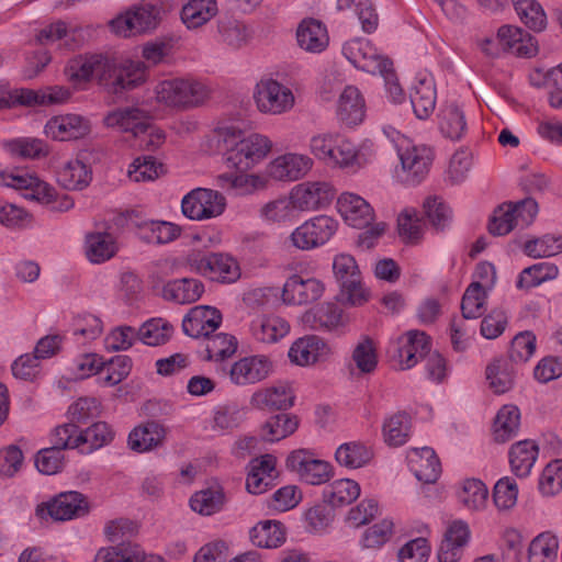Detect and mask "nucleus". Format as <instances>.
I'll return each instance as SVG.
<instances>
[{"mask_svg": "<svg viewBox=\"0 0 562 562\" xmlns=\"http://www.w3.org/2000/svg\"><path fill=\"white\" fill-rule=\"evenodd\" d=\"M164 172V165L151 156L137 157L130 166L128 177L136 182L154 180Z\"/></svg>", "mask_w": 562, "mask_h": 562, "instance_id": "obj_62", "label": "nucleus"}, {"mask_svg": "<svg viewBox=\"0 0 562 562\" xmlns=\"http://www.w3.org/2000/svg\"><path fill=\"white\" fill-rule=\"evenodd\" d=\"M486 380L490 389L495 394H503L509 391L514 384L513 374L507 370L502 360H495L486 368Z\"/></svg>", "mask_w": 562, "mask_h": 562, "instance_id": "obj_60", "label": "nucleus"}, {"mask_svg": "<svg viewBox=\"0 0 562 562\" xmlns=\"http://www.w3.org/2000/svg\"><path fill=\"white\" fill-rule=\"evenodd\" d=\"M411 430V418L406 413H397L383 424L384 441L392 447L404 445Z\"/></svg>", "mask_w": 562, "mask_h": 562, "instance_id": "obj_48", "label": "nucleus"}, {"mask_svg": "<svg viewBox=\"0 0 562 562\" xmlns=\"http://www.w3.org/2000/svg\"><path fill=\"white\" fill-rule=\"evenodd\" d=\"M335 194L334 187L328 182H304L291 192L292 207L301 211L322 209L334 200Z\"/></svg>", "mask_w": 562, "mask_h": 562, "instance_id": "obj_12", "label": "nucleus"}, {"mask_svg": "<svg viewBox=\"0 0 562 562\" xmlns=\"http://www.w3.org/2000/svg\"><path fill=\"white\" fill-rule=\"evenodd\" d=\"M295 395L289 383L279 382L252 393L250 404L258 409L286 411L294 404Z\"/></svg>", "mask_w": 562, "mask_h": 562, "instance_id": "obj_19", "label": "nucleus"}, {"mask_svg": "<svg viewBox=\"0 0 562 562\" xmlns=\"http://www.w3.org/2000/svg\"><path fill=\"white\" fill-rule=\"evenodd\" d=\"M497 40L503 50L515 53L518 56L531 57L538 50L532 42L533 37L518 26H501L497 32Z\"/></svg>", "mask_w": 562, "mask_h": 562, "instance_id": "obj_24", "label": "nucleus"}, {"mask_svg": "<svg viewBox=\"0 0 562 562\" xmlns=\"http://www.w3.org/2000/svg\"><path fill=\"white\" fill-rule=\"evenodd\" d=\"M204 292L203 283L198 279L182 278L169 281L162 288V297L178 304L198 301Z\"/></svg>", "mask_w": 562, "mask_h": 562, "instance_id": "obj_27", "label": "nucleus"}, {"mask_svg": "<svg viewBox=\"0 0 562 562\" xmlns=\"http://www.w3.org/2000/svg\"><path fill=\"white\" fill-rule=\"evenodd\" d=\"M225 501L223 487L215 485L195 492L190 498V507L200 515L211 516L223 508Z\"/></svg>", "mask_w": 562, "mask_h": 562, "instance_id": "obj_39", "label": "nucleus"}, {"mask_svg": "<svg viewBox=\"0 0 562 562\" xmlns=\"http://www.w3.org/2000/svg\"><path fill=\"white\" fill-rule=\"evenodd\" d=\"M486 291L481 282H472L461 301V312L465 319H475L483 315L486 304Z\"/></svg>", "mask_w": 562, "mask_h": 562, "instance_id": "obj_47", "label": "nucleus"}, {"mask_svg": "<svg viewBox=\"0 0 562 562\" xmlns=\"http://www.w3.org/2000/svg\"><path fill=\"white\" fill-rule=\"evenodd\" d=\"M115 252V241L110 234L95 233L87 236L86 255L91 262H104L112 258Z\"/></svg>", "mask_w": 562, "mask_h": 562, "instance_id": "obj_43", "label": "nucleus"}, {"mask_svg": "<svg viewBox=\"0 0 562 562\" xmlns=\"http://www.w3.org/2000/svg\"><path fill=\"white\" fill-rule=\"evenodd\" d=\"M254 98L259 111L263 113L280 114L294 104L292 91L272 79L260 81Z\"/></svg>", "mask_w": 562, "mask_h": 562, "instance_id": "obj_11", "label": "nucleus"}, {"mask_svg": "<svg viewBox=\"0 0 562 562\" xmlns=\"http://www.w3.org/2000/svg\"><path fill=\"white\" fill-rule=\"evenodd\" d=\"M103 123L106 127L130 132L135 137L143 136L150 127L147 112L135 106L122 108L108 113Z\"/></svg>", "mask_w": 562, "mask_h": 562, "instance_id": "obj_16", "label": "nucleus"}, {"mask_svg": "<svg viewBox=\"0 0 562 562\" xmlns=\"http://www.w3.org/2000/svg\"><path fill=\"white\" fill-rule=\"evenodd\" d=\"M157 100L169 106L191 108L209 98L207 88L191 79L164 80L156 87Z\"/></svg>", "mask_w": 562, "mask_h": 562, "instance_id": "obj_3", "label": "nucleus"}, {"mask_svg": "<svg viewBox=\"0 0 562 562\" xmlns=\"http://www.w3.org/2000/svg\"><path fill=\"white\" fill-rule=\"evenodd\" d=\"M424 218L436 231L443 232L452 222V210L442 200L434 195L425 199L423 203Z\"/></svg>", "mask_w": 562, "mask_h": 562, "instance_id": "obj_41", "label": "nucleus"}, {"mask_svg": "<svg viewBox=\"0 0 562 562\" xmlns=\"http://www.w3.org/2000/svg\"><path fill=\"white\" fill-rule=\"evenodd\" d=\"M297 44L311 53H321L328 45V34L325 25L315 19L303 20L296 31Z\"/></svg>", "mask_w": 562, "mask_h": 562, "instance_id": "obj_26", "label": "nucleus"}, {"mask_svg": "<svg viewBox=\"0 0 562 562\" xmlns=\"http://www.w3.org/2000/svg\"><path fill=\"white\" fill-rule=\"evenodd\" d=\"M539 490L543 495L551 496L562 490V460L550 462L542 471Z\"/></svg>", "mask_w": 562, "mask_h": 562, "instance_id": "obj_64", "label": "nucleus"}, {"mask_svg": "<svg viewBox=\"0 0 562 562\" xmlns=\"http://www.w3.org/2000/svg\"><path fill=\"white\" fill-rule=\"evenodd\" d=\"M7 149L13 156L21 158H41L49 153L48 146L38 138H18L5 144Z\"/></svg>", "mask_w": 562, "mask_h": 562, "instance_id": "obj_56", "label": "nucleus"}, {"mask_svg": "<svg viewBox=\"0 0 562 562\" xmlns=\"http://www.w3.org/2000/svg\"><path fill=\"white\" fill-rule=\"evenodd\" d=\"M337 221L327 215L315 216L296 227L289 239L300 250H311L326 244L336 233Z\"/></svg>", "mask_w": 562, "mask_h": 562, "instance_id": "obj_5", "label": "nucleus"}, {"mask_svg": "<svg viewBox=\"0 0 562 562\" xmlns=\"http://www.w3.org/2000/svg\"><path fill=\"white\" fill-rule=\"evenodd\" d=\"M172 330V326L162 318H151L139 327L137 336L145 345L159 346L169 340Z\"/></svg>", "mask_w": 562, "mask_h": 562, "instance_id": "obj_51", "label": "nucleus"}, {"mask_svg": "<svg viewBox=\"0 0 562 562\" xmlns=\"http://www.w3.org/2000/svg\"><path fill=\"white\" fill-rule=\"evenodd\" d=\"M538 457V446L530 440H522L512 446L509 462L513 472L519 476H527Z\"/></svg>", "mask_w": 562, "mask_h": 562, "instance_id": "obj_36", "label": "nucleus"}, {"mask_svg": "<svg viewBox=\"0 0 562 562\" xmlns=\"http://www.w3.org/2000/svg\"><path fill=\"white\" fill-rule=\"evenodd\" d=\"M65 75L72 83H82L95 78L108 94L120 99L145 81L144 67L140 63L119 64L101 54L71 58L65 67Z\"/></svg>", "mask_w": 562, "mask_h": 562, "instance_id": "obj_1", "label": "nucleus"}, {"mask_svg": "<svg viewBox=\"0 0 562 562\" xmlns=\"http://www.w3.org/2000/svg\"><path fill=\"white\" fill-rule=\"evenodd\" d=\"M520 425V412L517 406L504 405L497 413L493 430L496 442L504 443L517 436Z\"/></svg>", "mask_w": 562, "mask_h": 562, "instance_id": "obj_34", "label": "nucleus"}, {"mask_svg": "<svg viewBox=\"0 0 562 562\" xmlns=\"http://www.w3.org/2000/svg\"><path fill=\"white\" fill-rule=\"evenodd\" d=\"M351 358L361 373H372L378 366V355L373 340L369 337L362 338L355 347Z\"/></svg>", "mask_w": 562, "mask_h": 562, "instance_id": "obj_58", "label": "nucleus"}, {"mask_svg": "<svg viewBox=\"0 0 562 562\" xmlns=\"http://www.w3.org/2000/svg\"><path fill=\"white\" fill-rule=\"evenodd\" d=\"M92 180V171L80 159H72L64 164L57 171L58 183L67 190H82Z\"/></svg>", "mask_w": 562, "mask_h": 562, "instance_id": "obj_30", "label": "nucleus"}, {"mask_svg": "<svg viewBox=\"0 0 562 562\" xmlns=\"http://www.w3.org/2000/svg\"><path fill=\"white\" fill-rule=\"evenodd\" d=\"M411 103L416 116L427 119L435 110L436 89L432 80L420 79L411 90Z\"/></svg>", "mask_w": 562, "mask_h": 562, "instance_id": "obj_33", "label": "nucleus"}, {"mask_svg": "<svg viewBox=\"0 0 562 562\" xmlns=\"http://www.w3.org/2000/svg\"><path fill=\"white\" fill-rule=\"evenodd\" d=\"M205 338L207 339L205 349L209 359L223 360L236 351L237 341L234 336L221 333Z\"/></svg>", "mask_w": 562, "mask_h": 562, "instance_id": "obj_63", "label": "nucleus"}, {"mask_svg": "<svg viewBox=\"0 0 562 562\" xmlns=\"http://www.w3.org/2000/svg\"><path fill=\"white\" fill-rule=\"evenodd\" d=\"M165 428L157 422H147L135 427L128 435V447L135 452L150 451L162 445Z\"/></svg>", "mask_w": 562, "mask_h": 562, "instance_id": "obj_25", "label": "nucleus"}, {"mask_svg": "<svg viewBox=\"0 0 562 562\" xmlns=\"http://www.w3.org/2000/svg\"><path fill=\"white\" fill-rule=\"evenodd\" d=\"M372 451L359 441L345 442L335 452V459L341 467L359 469L372 459Z\"/></svg>", "mask_w": 562, "mask_h": 562, "instance_id": "obj_40", "label": "nucleus"}, {"mask_svg": "<svg viewBox=\"0 0 562 562\" xmlns=\"http://www.w3.org/2000/svg\"><path fill=\"white\" fill-rule=\"evenodd\" d=\"M536 351V336L532 331L518 333L510 342L509 359L515 363L527 362Z\"/></svg>", "mask_w": 562, "mask_h": 562, "instance_id": "obj_59", "label": "nucleus"}, {"mask_svg": "<svg viewBox=\"0 0 562 562\" xmlns=\"http://www.w3.org/2000/svg\"><path fill=\"white\" fill-rule=\"evenodd\" d=\"M204 194V188H196L183 196L181 209L186 217L195 221L214 217V213L217 212V210L202 207Z\"/></svg>", "mask_w": 562, "mask_h": 562, "instance_id": "obj_57", "label": "nucleus"}, {"mask_svg": "<svg viewBox=\"0 0 562 562\" xmlns=\"http://www.w3.org/2000/svg\"><path fill=\"white\" fill-rule=\"evenodd\" d=\"M310 317L313 318V328L317 330L330 331L347 323L341 308L336 303H326L318 306L311 315H307L308 321Z\"/></svg>", "mask_w": 562, "mask_h": 562, "instance_id": "obj_46", "label": "nucleus"}, {"mask_svg": "<svg viewBox=\"0 0 562 562\" xmlns=\"http://www.w3.org/2000/svg\"><path fill=\"white\" fill-rule=\"evenodd\" d=\"M249 535L252 544L259 548H278L285 541V528L278 520L259 521Z\"/></svg>", "mask_w": 562, "mask_h": 562, "instance_id": "obj_31", "label": "nucleus"}, {"mask_svg": "<svg viewBox=\"0 0 562 562\" xmlns=\"http://www.w3.org/2000/svg\"><path fill=\"white\" fill-rule=\"evenodd\" d=\"M469 538L470 529L465 522L461 520L452 522L440 543L438 550L439 562H458L463 554Z\"/></svg>", "mask_w": 562, "mask_h": 562, "instance_id": "obj_22", "label": "nucleus"}, {"mask_svg": "<svg viewBox=\"0 0 562 562\" xmlns=\"http://www.w3.org/2000/svg\"><path fill=\"white\" fill-rule=\"evenodd\" d=\"M217 13L216 0H190L182 7L181 20L188 29H198Z\"/></svg>", "mask_w": 562, "mask_h": 562, "instance_id": "obj_38", "label": "nucleus"}, {"mask_svg": "<svg viewBox=\"0 0 562 562\" xmlns=\"http://www.w3.org/2000/svg\"><path fill=\"white\" fill-rule=\"evenodd\" d=\"M142 550L137 544L122 541L113 547L101 548L94 562H140Z\"/></svg>", "mask_w": 562, "mask_h": 562, "instance_id": "obj_50", "label": "nucleus"}, {"mask_svg": "<svg viewBox=\"0 0 562 562\" xmlns=\"http://www.w3.org/2000/svg\"><path fill=\"white\" fill-rule=\"evenodd\" d=\"M44 132L55 140L66 142L87 136L91 132V124L78 114L57 115L47 121Z\"/></svg>", "mask_w": 562, "mask_h": 562, "instance_id": "obj_14", "label": "nucleus"}, {"mask_svg": "<svg viewBox=\"0 0 562 562\" xmlns=\"http://www.w3.org/2000/svg\"><path fill=\"white\" fill-rule=\"evenodd\" d=\"M360 495L359 484L349 479L333 482L323 491V499L331 507H342L355 502Z\"/></svg>", "mask_w": 562, "mask_h": 562, "instance_id": "obj_35", "label": "nucleus"}, {"mask_svg": "<svg viewBox=\"0 0 562 562\" xmlns=\"http://www.w3.org/2000/svg\"><path fill=\"white\" fill-rule=\"evenodd\" d=\"M408 463L416 479L423 483H435L441 467L435 451L429 447L413 448L408 452Z\"/></svg>", "mask_w": 562, "mask_h": 562, "instance_id": "obj_23", "label": "nucleus"}, {"mask_svg": "<svg viewBox=\"0 0 562 562\" xmlns=\"http://www.w3.org/2000/svg\"><path fill=\"white\" fill-rule=\"evenodd\" d=\"M313 166V160L304 155L286 154L269 165V175L279 181H295L304 177Z\"/></svg>", "mask_w": 562, "mask_h": 562, "instance_id": "obj_21", "label": "nucleus"}, {"mask_svg": "<svg viewBox=\"0 0 562 562\" xmlns=\"http://www.w3.org/2000/svg\"><path fill=\"white\" fill-rule=\"evenodd\" d=\"M337 115L347 125H357L362 122L364 101L356 87L348 86L341 92L338 100Z\"/></svg>", "mask_w": 562, "mask_h": 562, "instance_id": "obj_29", "label": "nucleus"}, {"mask_svg": "<svg viewBox=\"0 0 562 562\" xmlns=\"http://www.w3.org/2000/svg\"><path fill=\"white\" fill-rule=\"evenodd\" d=\"M250 330L257 341L271 344L288 334L289 324L278 316H263L252 321Z\"/></svg>", "mask_w": 562, "mask_h": 562, "instance_id": "obj_32", "label": "nucleus"}, {"mask_svg": "<svg viewBox=\"0 0 562 562\" xmlns=\"http://www.w3.org/2000/svg\"><path fill=\"white\" fill-rule=\"evenodd\" d=\"M333 271L340 286V300L352 306L364 304L369 299V292L361 282V272L356 259L348 254H339L334 258Z\"/></svg>", "mask_w": 562, "mask_h": 562, "instance_id": "obj_2", "label": "nucleus"}, {"mask_svg": "<svg viewBox=\"0 0 562 562\" xmlns=\"http://www.w3.org/2000/svg\"><path fill=\"white\" fill-rule=\"evenodd\" d=\"M285 465L288 470L295 472L301 481L311 485L326 483L333 475L330 463L316 459L314 453L306 449L292 451L286 458Z\"/></svg>", "mask_w": 562, "mask_h": 562, "instance_id": "obj_6", "label": "nucleus"}, {"mask_svg": "<svg viewBox=\"0 0 562 562\" xmlns=\"http://www.w3.org/2000/svg\"><path fill=\"white\" fill-rule=\"evenodd\" d=\"M430 350L429 337L420 330H409L406 333V341L397 349V356L402 369H411L419 358H424Z\"/></svg>", "mask_w": 562, "mask_h": 562, "instance_id": "obj_28", "label": "nucleus"}, {"mask_svg": "<svg viewBox=\"0 0 562 562\" xmlns=\"http://www.w3.org/2000/svg\"><path fill=\"white\" fill-rule=\"evenodd\" d=\"M139 238L148 244H167L180 235V228L165 221H144L137 224Z\"/></svg>", "mask_w": 562, "mask_h": 562, "instance_id": "obj_37", "label": "nucleus"}, {"mask_svg": "<svg viewBox=\"0 0 562 562\" xmlns=\"http://www.w3.org/2000/svg\"><path fill=\"white\" fill-rule=\"evenodd\" d=\"M401 169L397 177L407 184L420 183L429 172L434 155L426 146H407L398 149Z\"/></svg>", "mask_w": 562, "mask_h": 562, "instance_id": "obj_8", "label": "nucleus"}, {"mask_svg": "<svg viewBox=\"0 0 562 562\" xmlns=\"http://www.w3.org/2000/svg\"><path fill=\"white\" fill-rule=\"evenodd\" d=\"M488 496L486 485L476 479L465 480L462 488L458 493L460 503L469 510H480L484 508Z\"/></svg>", "mask_w": 562, "mask_h": 562, "instance_id": "obj_52", "label": "nucleus"}, {"mask_svg": "<svg viewBox=\"0 0 562 562\" xmlns=\"http://www.w3.org/2000/svg\"><path fill=\"white\" fill-rule=\"evenodd\" d=\"M329 353V346L321 337L310 335L294 341L288 356L293 363L303 367L324 360Z\"/></svg>", "mask_w": 562, "mask_h": 562, "instance_id": "obj_20", "label": "nucleus"}, {"mask_svg": "<svg viewBox=\"0 0 562 562\" xmlns=\"http://www.w3.org/2000/svg\"><path fill=\"white\" fill-rule=\"evenodd\" d=\"M191 270L222 283H233L240 278V268L236 259L221 252H193L187 258Z\"/></svg>", "mask_w": 562, "mask_h": 562, "instance_id": "obj_4", "label": "nucleus"}, {"mask_svg": "<svg viewBox=\"0 0 562 562\" xmlns=\"http://www.w3.org/2000/svg\"><path fill=\"white\" fill-rule=\"evenodd\" d=\"M272 370L273 363L268 356H247L231 366L229 380L238 386L252 385L266 380Z\"/></svg>", "mask_w": 562, "mask_h": 562, "instance_id": "obj_9", "label": "nucleus"}, {"mask_svg": "<svg viewBox=\"0 0 562 562\" xmlns=\"http://www.w3.org/2000/svg\"><path fill=\"white\" fill-rule=\"evenodd\" d=\"M514 8L521 22L535 32H541L547 26V15L541 4L536 0H513Z\"/></svg>", "mask_w": 562, "mask_h": 562, "instance_id": "obj_45", "label": "nucleus"}, {"mask_svg": "<svg viewBox=\"0 0 562 562\" xmlns=\"http://www.w3.org/2000/svg\"><path fill=\"white\" fill-rule=\"evenodd\" d=\"M344 56L358 69L376 75L384 67L392 66V60L378 54L369 41L351 40L342 46Z\"/></svg>", "mask_w": 562, "mask_h": 562, "instance_id": "obj_10", "label": "nucleus"}, {"mask_svg": "<svg viewBox=\"0 0 562 562\" xmlns=\"http://www.w3.org/2000/svg\"><path fill=\"white\" fill-rule=\"evenodd\" d=\"M524 251L532 258H547L562 252V237L543 235L542 237L528 240L524 245Z\"/></svg>", "mask_w": 562, "mask_h": 562, "instance_id": "obj_55", "label": "nucleus"}, {"mask_svg": "<svg viewBox=\"0 0 562 562\" xmlns=\"http://www.w3.org/2000/svg\"><path fill=\"white\" fill-rule=\"evenodd\" d=\"M224 143L226 148L224 159L228 167L239 171H247L254 167L252 161L248 158L247 147L243 138L238 139L233 133L225 137Z\"/></svg>", "mask_w": 562, "mask_h": 562, "instance_id": "obj_54", "label": "nucleus"}, {"mask_svg": "<svg viewBox=\"0 0 562 562\" xmlns=\"http://www.w3.org/2000/svg\"><path fill=\"white\" fill-rule=\"evenodd\" d=\"M130 12L134 19L138 34L155 30L160 22V9L153 4L133 5Z\"/></svg>", "mask_w": 562, "mask_h": 562, "instance_id": "obj_61", "label": "nucleus"}, {"mask_svg": "<svg viewBox=\"0 0 562 562\" xmlns=\"http://www.w3.org/2000/svg\"><path fill=\"white\" fill-rule=\"evenodd\" d=\"M276 465L277 458L269 453L251 459L247 465V491L258 495L273 486L278 476Z\"/></svg>", "mask_w": 562, "mask_h": 562, "instance_id": "obj_15", "label": "nucleus"}, {"mask_svg": "<svg viewBox=\"0 0 562 562\" xmlns=\"http://www.w3.org/2000/svg\"><path fill=\"white\" fill-rule=\"evenodd\" d=\"M89 512L86 496L76 491L64 492L55 496L50 502L42 503L36 508V515L41 518L49 516L56 521H65L82 517Z\"/></svg>", "mask_w": 562, "mask_h": 562, "instance_id": "obj_7", "label": "nucleus"}, {"mask_svg": "<svg viewBox=\"0 0 562 562\" xmlns=\"http://www.w3.org/2000/svg\"><path fill=\"white\" fill-rule=\"evenodd\" d=\"M297 426L299 419L295 415L277 414L263 424L262 436L265 440L278 441L293 434Z\"/></svg>", "mask_w": 562, "mask_h": 562, "instance_id": "obj_44", "label": "nucleus"}, {"mask_svg": "<svg viewBox=\"0 0 562 562\" xmlns=\"http://www.w3.org/2000/svg\"><path fill=\"white\" fill-rule=\"evenodd\" d=\"M559 541L549 532L537 536L529 544V562H554L558 555Z\"/></svg>", "mask_w": 562, "mask_h": 562, "instance_id": "obj_49", "label": "nucleus"}, {"mask_svg": "<svg viewBox=\"0 0 562 562\" xmlns=\"http://www.w3.org/2000/svg\"><path fill=\"white\" fill-rule=\"evenodd\" d=\"M441 133L453 140L460 139L465 130L467 122L463 111L456 104L446 105L439 114Z\"/></svg>", "mask_w": 562, "mask_h": 562, "instance_id": "obj_42", "label": "nucleus"}, {"mask_svg": "<svg viewBox=\"0 0 562 562\" xmlns=\"http://www.w3.org/2000/svg\"><path fill=\"white\" fill-rule=\"evenodd\" d=\"M558 273L559 270L553 265L547 262L536 263L520 272L516 285L518 289H531L548 280L555 279Z\"/></svg>", "mask_w": 562, "mask_h": 562, "instance_id": "obj_53", "label": "nucleus"}, {"mask_svg": "<svg viewBox=\"0 0 562 562\" xmlns=\"http://www.w3.org/2000/svg\"><path fill=\"white\" fill-rule=\"evenodd\" d=\"M323 292L324 286L317 279L293 274L283 285L282 300L288 304L303 305L317 301Z\"/></svg>", "mask_w": 562, "mask_h": 562, "instance_id": "obj_17", "label": "nucleus"}, {"mask_svg": "<svg viewBox=\"0 0 562 562\" xmlns=\"http://www.w3.org/2000/svg\"><path fill=\"white\" fill-rule=\"evenodd\" d=\"M337 207L345 222L355 228H366L374 220V212L370 204L353 193H342L337 200Z\"/></svg>", "mask_w": 562, "mask_h": 562, "instance_id": "obj_18", "label": "nucleus"}, {"mask_svg": "<svg viewBox=\"0 0 562 562\" xmlns=\"http://www.w3.org/2000/svg\"><path fill=\"white\" fill-rule=\"evenodd\" d=\"M222 323L221 312L209 305H198L187 313L182 321L183 333L192 338L209 337Z\"/></svg>", "mask_w": 562, "mask_h": 562, "instance_id": "obj_13", "label": "nucleus"}]
</instances>
